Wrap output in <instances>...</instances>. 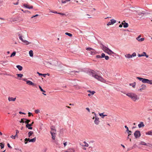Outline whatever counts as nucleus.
<instances>
[{
    "instance_id": "nucleus-54",
    "label": "nucleus",
    "mask_w": 152,
    "mask_h": 152,
    "mask_svg": "<svg viewBox=\"0 0 152 152\" xmlns=\"http://www.w3.org/2000/svg\"><path fill=\"white\" fill-rule=\"evenodd\" d=\"M39 86V88L40 89L41 91H43V89L42 88V87L40 86Z\"/></svg>"
},
{
    "instance_id": "nucleus-20",
    "label": "nucleus",
    "mask_w": 152,
    "mask_h": 152,
    "mask_svg": "<svg viewBox=\"0 0 152 152\" xmlns=\"http://www.w3.org/2000/svg\"><path fill=\"white\" fill-rule=\"evenodd\" d=\"M145 14V12H144L143 11H142L141 12H139L138 13V15L139 16H141V17H142Z\"/></svg>"
},
{
    "instance_id": "nucleus-31",
    "label": "nucleus",
    "mask_w": 152,
    "mask_h": 152,
    "mask_svg": "<svg viewBox=\"0 0 152 152\" xmlns=\"http://www.w3.org/2000/svg\"><path fill=\"white\" fill-rule=\"evenodd\" d=\"M83 143L85 144V145H83L84 146L88 147V144L86 143V141H84Z\"/></svg>"
},
{
    "instance_id": "nucleus-23",
    "label": "nucleus",
    "mask_w": 152,
    "mask_h": 152,
    "mask_svg": "<svg viewBox=\"0 0 152 152\" xmlns=\"http://www.w3.org/2000/svg\"><path fill=\"white\" fill-rule=\"evenodd\" d=\"M146 134L152 135V130L146 133Z\"/></svg>"
},
{
    "instance_id": "nucleus-51",
    "label": "nucleus",
    "mask_w": 152,
    "mask_h": 152,
    "mask_svg": "<svg viewBox=\"0 0 152 152\" xmlns=\"http://www.w3.org/2000/svg\"><path fill=\"white\" fill-rule=\"evenodd\" d=\"M38 15H38V14L36 15H33L31 17V18H33L34 17H36L38 16Z\"/></svg>"
},
{
    "instance_id": "nucleus-2",
    "label": "nucleus",
    "mask_w": 152,
    "mask_h": 152,
    "mask_svg": "<svg viewBox=\"0 0 152 152\" xmlns=\"http://www.w3.org/2000/svg\"><path fill=\"white\" fill-rule=\"evenodd\" d=\"M90 74L92 75L93 77H94L95 78L98 80L100 81L103 83H106V81L102 77L96 74L93 72H91Z\"/></svg>"
},
{
    "instance_id": "nucleus-5",
    "label": "nucleus",
    "mask_w": 152,
    "mask_h": 152,
    "mask_svg": "<svg viewBox=\"0 0 152 152\" xmlns=\"http://www.w3.org/2000/svg\"><path fill=\"white\" fill-rule=\"evenodd\" d=\"M36 137H35L33 139H30L29 138H26L25 139V143L26 144L27 143V142L29 141V142H35L36 141Z\"/></svg>"
},
{
    "instance_id": "nucleus-8",
    "label": "nucleus",
    "mask_w": 152,
    "mask_h": 152,
    "mask_svg": "<svg viewBox=\"0 0 152 152\" xmlns=\"http://www.w3.org/2000/svg\"><path fill=\"white\" fill-rule=\"evenodd\" d=\"M92 119H94V123L96 124L97 125L99 124L100 121L99 120V118L97 117V116L94 117L92 118Z\"/></svg>"
},
{
    "instance_id": "nucleus-28",
    "label": "nucleus",
    "mask_w": 152,
    "mask_h": 152,
    "mask_svg": "<svg viewBox=\"0 0 152 152\" xmlns=\"http://www.w3.org/2000/svg\"><path fill=\"white\" fill-rule=\"evenodd\" d=\"M30 121V120L27 119L26 118V120H25V121H24V122L26 124H28V123Z\"/></svg>"
},
{
    "instance_id": "nucleus-27",
    "label": "nucleus",
    "mask_w": 152,
    "mask_h": 152,
    "mask_svg": "<svg viewBox=\"0 0 152 152\" xmlns=\"http://www.w3.org/2000/svg\"><path fill=\"white\" fill-rule=\"evenodd\" d=\"M34 122L33 121L30 124H26V127H28V126H31L33 125V124H34Z\"/></svg>"
},
{
    "instance_id": "nucleus-36",
    "label": "nucleus",
    "mask_w": 152,
    "mask_h": 152,
    "mask_svg": "<svg viewBox=\"0 0 152 152\" xmlns=\"http://www.w3.org/2000/svg\"><path fill=\"white\" fill-rule=\"evenodd\" d=\"M147 83L151 85L152 84V80H149L148 79Z\"/></svg>"
},
{
    "instance_id": "nucleus-13",
    "label": "nucleus",
    "mask_w": 152,
    "mask_h": 152,
    "mask_svg": "<svg viewBox=\"0 0 152 152\" xmlns=\"http://www.w3.org/2000/svg\"><path fill=\"white\" fill-rule=\"evenodd\" d=\"M16 99V98H13L12 97H9L8 98L9 101H14Z\"/></svg>"
},
{
    "instance_id": "nucleus-48",
    "label": "nucleus",
    "mask_w": 152,
    "mask_h": 152,
    "mask_svg": "<svg viewBox=\"0 0 152 152\" xmlns=\"http://www.w3.org/2000/svg\"><path fill=\"white\" fill-rule=\"evenodd\" d=\"M19 39L21 40L23 42L24 41V40L23 39L22 36H20L19 37Z\"/></svg>"
},
{
    "instance_id": "nucleus-52",
    "label": "nucleus",
    "mask_w": 152,
    "mask_h": 152,
    "mask_svg": "<svg viewBox=\"0 0 152 152\" xmlns=\"http://www.w3.org/2000/svg\"><path fill=\"white\" fill-rule=\"evenodd\" d=\"M62 3H65L66 2V0H62L61 1Z\"/></svg>"
},
{
    "instance_id": "nucleus-40",
    "label": "nucleus",
    "mask_w": 152,
    "mask_h": 152,
    "mask_svg": "<svg viewBox=\"0 0 152 152\" xmlns=\"http://www.w3.org/2000/svg\"><path fill=\"white\" fill-rule=\"evenodd\" d=\"M140 144L142 145H147L146 143H145V142H143V141H142L141 142Z\"/></svg>"
},
{
    "instance_id": "nucleus-32",
    "label": "nucleus",
    "mask_w": 152,
    "mask_h": 152,
    "mask_svg": "<svg viewBox=\"0 0 152 152\" xmlns=\"http://www.w3.org/2000/svg\"><path fill=\"white\" fill-rule=\"evenodd\" d=\"M125 127L126 128V132H130V133H132V131H129V128H128L127 127V126H125Z\"/></svg>"
},
{
    "instance_id": "nucleus-55",
    "label": "nucleus",
    "mask_w": 152,
    "mask_h": 152,
    "mask_svg": "<svg viewBox=\"0 0 152 152\" xmlns=\"http://www.w3.org/2000/svg\"><path fill=\"white\" fill-rule=\"evenodd\" d=\"M28 116H30L31 115H32L33 116L32 113H31L28 112Z\"/></svg>"
},
{
    "instance_id": "nucleus-63",
    "label": "nucleus",
    "mask_w": 152,
    "mask_h": 152,
    "mask_svg": "<svg viewBox=\"0 0 152 152\" xmlns=\"http://www.w3.org/2000/svg\"><path fill=\"white\" fill-rule=\"evenodd\" d=\"M86 110H87L88 111V112H90V109H89V108L88 107L86 108Z\"/></svg>"
},
{
    "instance_id": "nucleus-26",
    "label": "nucleus",
    "mask_w": 152,
    "mask_h": 152,
    "mask_svg": "<svg viewBox=\"0 0 152 152\" xmlns=\"http://www.w3.org/2000/svg\"><path fill=\"white\" fill-rule=\"evenodd\" d=\"M128 26L129 25L127 23H126L125 22L124 23V28H127Z\"/></svg>"
},
{
    "instance_id": "nucleus-4",
    "label": "nucleus",
    "mask_w": 152,
    "mask_h": 152,
    "mask_svg": "<svg viewBox=\"0 0 152 152\" xmlns=\"http://www.w3.org/2000/svg\"><path fill=\"white\" fill-rule=\"evenodd\" d=\"M51 130L50 133L52 135V137L53 140H55L56 138V130L55 129L54 126H52L51 127Z\"/></svg>"
},
{
    "instance_id": "nucleus-34",
    "label": "nucleus",
    "mask_w": 152,
    "mask_h": 152,
    "mask_svg": "<svg viewBox=\"0 0 152 152\" xmlns=\"http://www.w3.org/2000/svg\"><path fill=\"white\" fill-rule=\"evenodd\" d=\"M25 120H26V118H23L21 119V121H20V123H24V121H25Z\"/></svg>"
},
{
    "instance_id": "nucleus-60",
    "label": "nucleus",
    "mask_w": 152,
    "mask_h": 152,
    "mask_svg": "<svg viewBox=\"0 0 152 152\" xmlns=\"http://www.w3.org/2000/svg\"><path fill=\"white\" fill-rule=\"evenodd\" d=\"M50 11L52 12H53V13H57L58 14V13L57 12V11H55L54 12H53V11H51L50 10Z\"/></svg>"
},
{
    "instance_id": "nucleus-39",
    "label": "nucleus",
    "mask_w": 152,
    "mask_h": 152,
    "mask_svg": "<svg viewBox=\"0 0 152 152\" xmlns=\"http://www.w3.org/2000/svg\"><path fill=\"white\" fill-rule=\"evenodd\" d=\"M93 50V48H86V50L87 51H90V52L91 51V50Z\"/></svg>"
},
{
    "instance_id": "nucleus-3",
    "label": "nucleus",
    "mask_w": 152,
    "mask_h": 152,
    "mask_svg": "<svg viewBox=\"0 0 152 152\" xmlns=\"http://www.w3.org/2000/svg\"><path fill=\"white\" fill-rule=\"evenodd\" d=\"M101 48L102 50L105 53H107L109 55H112V54L114 53V52H113L111 50L103 45H102Z\"/></svg>"
},
{
    "instance_id": "nucleus-21",
    "label": "nucleus",
    "mask_w": 152,
    "mask_h": 152,
    "mask_svg": "<svg viewBox=\"0 0 152 152\" xmlns=\"http://www.w3.org/2000/svg\"><path fill=\"white\" fill-rule=\"evenodd\" d=\"M87 92L90 93L91 95H94L95 93V92L94 91H91L90 90H88L87 91Z\"/></svg>"
},
{
    "instance_id": "nucleus-17",
    "label": "nucleus",
    "mask_w": 152,
    "mask_h": 152,
    "mask_svg": "<svg viewBox=\"0 0 152 152\" xmlns=\"http://www.w3.org/2000/svg\"><path fill=\"white\" fill-rule=\"evenodd\" d=\"M90 53L91 54V55H94L96 53V52L95 50L93 48V50H91V51H90Z\"/></svg>"
},
{
    "instance_id": "nucleus-62",
    "label": "nucleus",
    "mask_w": 152,
    "mask_h": 152,
    "mask_svg": "<svg viewBox=\"0 0 152 152\" xmlns=\"http://www.w3.org/2000/svg\"><path fill=\"white\" fill-rule=\"evenodd\" d=\"M37 73L39 75V76H41L43 75L42 74L39 73L38 72H37Z\"/></svg>"
},
{
    "instance_id": "nucleus-7",
    "label": "nucleus",
    "mask_w": 152,
    "mask_h": 152,
    "mask_svg": "<svg viewBox=\"0 0 152 152\" xmlns=\"http://www.w3.org/2000/svg\"><path fill=\"white\" fill-rule=\"evenodd\" d=\"M134 134L136 138H138L141 135L140 132L139 131H135L134 133Z\"/></svg>"
},
{
    "instance_id": "nucleus-18",
    "label": "nucleus",
    "mask_w": 152,
    "mask_h": 152,
    "mask_svg": "<svg viewBox=\"0 0 152 152\" xmlns=\"http://www.w3.org/2000/svg\"><path fill=\"white\" fill-rule=\"evenodd\" d=\"M125 57L128 58H132L131 55L130 54H128L125 55Z\"/></svg>"
},
{
    "instance_id": "nucleus-11",
    "label": "nucleus",
    "mask_w": 152,
    "mask_h": 152,
    "mask_svg": "<svg viewBox=\"0 0 152 152\" xmlns=\"http://www.w3.org/2000/svg\"><path fill=\"white\" fill-rule=\"evenodd\" d=\"M23 6L25 7H26L28 9H32L33 8V6H29L27 4H24L23 5Z\"/></svg>"
},
{
    "instance_id": "nucleus-24",
    "label": "nucleus",
    "mask_w": 152,
    "mask_h": 152,
    "mask_svg": "<svg viewBox=\"0 0 152 152\" xmlns=\"http://www.w3.org/2000/svg\"><path fill=\"white\" fill-rule=\"evenodd\" d=\"M33 134V132L32 131H30L28 133V137H30Z\"/></svg>"
},
{
    "instance_id": "nucleus-46",
    "label": "nucleus",
    "mask_w": 152,
    "mask_h": 152,
    "mask_svg": "<svg viewBox=\"0 0 152 152\" xmlns=\"http://www.w3.org/2000/svg\"><path fill=\"white\" fill-rule=\"evenodd\" d=\"M143 54H144V56H146V58H148V56L146 54V53L145 52H143Z\"/></svg>"
},
{
    "instance_id": "nucleus-47",
    "label": "nucleus",
    "mask_w": 152,
    "mask_h": 152,
    "mask_svg": "<svg viewBox=\"0 0 152 152\" xmlns=\"http://www.w3.org/2000/svg\"><path fill=\"white\" fill-rule=\"evenodd\" d=\"M39 112V110H35V112L36 113H38Z\"/></svg>"
},
{
    "instance_id": "nucleus-30",
    "label": "nucleus",
    "mask_w": 152,
    "mask_h": 152,
    "mask_svg": "<svg viewBox=\"0 0 152 152\" xmlns=\"http://www.w3.org/2000/svg\"><path fill=\"white\" fill-rule=\"evenodd\" d=\"M65 34L66 35H68V36L70 37H72V34L68 32L65 33Z\"/></svg>"
},
{
    "instance_id": "nucleus-1",
    "label": "nucleus",
    "mask_w": 152,
    "mask_h": 152,
    "mask_svg": "<svg viewBox=\"0 0 152 152\" xmlns=\"http://www.w3.org/2000/svg\"><path fill=\"white\" fill-rule=\"evenodd\" d=\"M125 94L134 102H136L139 99L137 95L134 93L131 92Z\"/></svg>"
},
{
    "instance_id": "nucleus-38",
    "label": "nucleus",
    "mask_w": 152,
    "mask_h": 152,
    "mask_svg": "<svg viewBox=\"0 0 152 152\" xmlns=\"http://www.w3.org/2000/svg\"><path fill=\"white\" fill-rule=\"evenodd\" d=\"M16 53L15 51L10 56V57H12L15 56L16 54Z\"/></svg>"
},
{
    "instance_id": "nucleus-19",
    "label": "nucleus",
    "mask_w": 152,
    "mask_h": 152,
    "mask_svg": "<svg viewBox=\"0 0 152 152\" xmlns=\"http://www.w3.org/2000/svg\"><path fill=\"white\" fill-rule=\"evenodd\" d=\"M16 67L20 71H21L23 69V67L20 65H17Z\"/></svg>"
},
{
    "instance_id": "nucleus-43",
    "label": "nucleus",
    "mask_w": 152,
    "mask_h": 152,
    "mask_svg": "<svg viewBox=\"0 0 152 152\" xmlns=\"http://www.w3.org/2000/svg\"><path fill=\"white\" fill-rule=\"evenodd\" d=\"M19 133V131L18 130H16V134L15 135L16 137H18L17 134Z\"/></svg>"
},
{
    "instance_id": "nucleus-64",
    "label": "nucleus",
    "mask_w": 152,
    "mask_h": 152,
    "mask_svg": "<svg viewBox=\"0 0 152 152\" xmlns=\"http://www.w3.org/2000/svg\"><path fill=\"white\" fill-rule=\"evenodd\" d=\"M141 37V35H139L136 38V39H139V38H140Z\"/></svg>"
},
{
    "instance_id": "nucleus-49",
    "label": "nucleus",
    "mask_w": 152,
    "mask_h": 152,
    "mask_svg": "<svg viewBox=\"0 0 152 152\" xmlns=\"http://www.w3.org/2000/svg\"><path fill=\"white\" fill-rule=\"evenodd\" d=\"M105 58L106 60H108L109 59V57L108 56H105L104 57Z\"/></svg>"
},
{
    "instance_id": "nucleus-45",
    "label": "nucleus",
    "mask_w": 152,
    "mask_h": 152,
    "mask_svg": "<svg viewBox=\"0 0 152 152\" xmlns=\"http://www.w3.org/2000/svg\"><path fill=\"white\" fill-rule=\"evenodd\" d=\"M131 56L132 57H135L136 56V53H133Z\"/></svg>"
},
{
    "instance_id": "nucleus-56",
    "label": "nucleus",
    "mask_w": 152,
    "mask_h": 152,
    "mask_svg": "<svg viewBox=\"0 0 152 152\" xmlns=\"http://www.w3.org/2000/svg\"><path fill=\"white\" fill-rule=\"evenodd\" d=\"M23 12L24 13L28 12V13H30V12H29V11H28V10H25V11H23Z\"/></svg>"
},
{
    "instance_id": "nucleus-14",
    "label": "nucleus",
    "mask_w": 152,
    "mask_h": 152,
    "mask_svg": "<svg viewBox=\"0 0 152 152\" xmlns=\"http://www.w3.org/2000/svg\"><path fill=\"white\" fill-rule=\"evenodd\" d=\"M142 88L139 89V91H142L143 90H144L146 87V86L144 85H142L141 86Z\"/></svg>"
},
{
    "instance_id": "nucleus-57",
    "label": "nucleus",
    "mask_w": 152,
    "mask_h": 152,
    "mask_svg": "<svg viewBox=\"0 0 152 152\" xmlns=\"http://www.w3.org/2000/svg\"><path fill=\"white\" fill-rule=\"evenodd\" d=\"M67 142H65L64 143V147H65L66 146V145H67Z\"/></svg>"
},
{
    "instance_id": "nucleus-22",
    "label": "nucleus",
    "mask_w": 152,
    "mask_h": 152,
    "mask_svg": "<svg viewBox=\"0 0 152 152\" xmlns=\"http://www.w3.org/2000/svg\"><path fill=\"white\" fill-rule=\"evenodd\" d=\"M30 56L31 57H33V52L32 50H30L29 52Z\"/></svg>"
},
{
    "instance_id": "nucleus-9",
    "label": "nucleus",
    "mask_w": 152,
    "mask_h": 152,
    "mask_svg": "<svg viewBox=\"0 0 152 152\" xmlns=\"http://www.w3.org/2000/svg\"><path fill=\"white\" fill-rule=\"evenodd\" d=\"M116 20H115L113 19H111L110 20V21L107 24V26H110V25H113L114 23H116Z\"/></svg>"
},
{
    "instance_id": "nucleus-16",
    "label": "nucleus",
    "mask_w": 152,
    "mask_h": 152,
    "mask_svg": "<svg viewBox=\"0 0 152 152\" xmlns=\"http://www.w3.org/2000/svg\"><path fill=\"white\" fill-rule=\"evenodd\" d=\"M136 39L139 42H142L144 41L145 40V38H139V39Z\"/></svg>"
},
{
    "instance_id": "nucleus-25",
    "label": "nucleus",
    "mask_w": 152,
    "mask_h": 152,
    "mask_svg": "<svg viewBox=\"0 0 152 152\" xmlns=\"http://www.w3.org/2000/svg\"><path fill=\"white\" fill-rule=\"evenodd\" d=\"M136 84V83L135 82H134L133 83H130L129 84V85L131 86H132L133 88H134L135 87Z\"/></svg>"
},
{
    "instance_id": "nucleus-41",
    "label": "nucleus",
    "mask_w": 152,
    "mask_h": 152,
    "mask_svg": "<svg viewBox=\"0 0 152 152\" xmlns=\"http://www.w3.org/2000/svg\"><path fill=\"white\" fill-rule=\"evenodd\" d=\"M99 115L100 116H103V117H102V118H104V116H107V115H104L103 114V113H100L99 114Z\"/></svg>"
},
{
    "instance_id": "nucleus-42",
    "label": "nucleus",
    "mask_w": 152,
    "mask_h": 152,
    "mask_svg": "<svg viewBox=\"0 0 152 152\" xmlns=\"http://www.w3.org/2000/svg\"><path fill=\"white\" fill-rule=\"evenodd\" d=\"M138 56L139 57H140L144 56V54H143V53L141 54H138Z\"/></svg>"
},
{
    "instance_id": "nucleus-59",
    "label": "nucleus",
    "mask_w": 152,
    "mask_h": 152,
    "mask_svg": "<svg viewBox=\"0 0 152 152\" xmlns=\"http://www.w3.org/2000/svg\"><path fill=\"white\" fill-rule=\"evenodd\" d=\"M7 146L8 147L10 148H12V147L10 146V144L9 143H8L7 144Z\"/></svg>"
},
{
    "instance_id": "nucleus-6",
    "label": "nucleus",
    "mask_w": 152,
    "mask_h": 152,
    "mask_svg": "<svg viewBox=\"0 0 152 152\" xmlns=\"http://www.w3.org/2000/svg\"><path fill=\"white\" fill-rule=\"evenodd\" d=\"M137 79L141 81L143 83H147L148 79L143 78L140 77H137Z\"/></svg>"
},
{
    "instance_id": "nucleus-12",
    "label": "nucleus",
    "mask_w": 152,
    "mask_h": 152,
    "mask_svg": "<svg viewBox=\"0 0 152 152\" xmlns=\"http://www.w3.org/2000/svg\"><path fill=\"white\" fill-rule=\"evenodd\" d=\"M26 83L29 85H32L33 86H35V84L33 83L31 81L28 80V81H27Z\"/></svg>"
},
{
    "instance_id": "nucleus-50",
    "label": "nucleus",
    "mask_w": 152,
    "mask_h": 152,
    "mask_svg": "<svg viewBox=\"0 0 152 152\" xmlns=\"http://www.w3.org/2000/svg\"><path fill=\"white\" fill-rule=\"evenodd\" d=\"M96 57L98 58H102L101 56L99 55H96Z\"/></svg>"
},
{
    "instance_id": "nucleus-53",
    "label": "nucleus",
    "mask_w": 152,
    "mask_h": 152,
    "mask_svg": "<svg viewBox=\"0 0 152 152\" xmlns=\"http://www.w3.org/2000/svg\"><path fill=\"white\" fill-rule=\"evenodd\" d=\"M15 137L16 136H13L12 135L11 136V137L13 139H15Z\"/></svg>"
},
{
    "instance_id": "nucleus-33",
    "label": "nucleus",
    "mask_w": 152,
    "mask_h": 152,
    "mask_svg": "<svg viewBox=\"0 0 152 152\" xmlns=\"http://www.w3.org/2000/svg\"><path fill=\"white\" fill-rule=\"evenodd\" d=\"M17 75L18 77H20V78L22 77L23 76V74H17Z\"/></svg>"
},
{
    "instance_id": "nucleus-61",
    "label": "nucleus",
    "mask_w": 152,
    "mask_h": 152,
    "mask_svg": "<svg viewBox=\"0 0 152 152\" xmlns=\"http://www.w3.org/2000/svg\"><path fill=\"white\" fill-rule=\"evenodd\" d=\"M18 3H19V2H17L16 3H13V4H14V5H18Z\"/></svg>"
},
{
    "instance_id": "nucleus-35",
    "label": "nucleus",
    "mask_w": 152,
    "mask_h": 152,
    "mask_svg": "<svg viewBox=\"0 0 152 152\" xmlns=\"http://www.w3.org/2000/svg\"><path fill=\"white\" fill-rule=\"evenodd\" d=\"M0 145L1 149L3 148L4 147V144L2 143H0Z\"/></svg>"
},
{
    "instance_id": "nucleus-58",
    "label": "nucleus",
    "mask_w": 152,
    "mask_h": 152,
    "mask_svg": "<svg viewBox=\"0 0 152 152\" xmlns=\"http://www.w3.org/2000/svg\"><path fill=\"white\" fill-rule=\"evenodd\" d=\"M29 129H32V127L31 126H28V127H26Z\"/></svg>"
},
{
    "instance_id": "nucleus-37",
    "label": "nucleus",
    "mask_w": 152,
    "mask_h": 152,
    "mask_svg": "<svg viewBox=\"0 0 152 152\" xmlns=\"http://www.w3.org/2000/svg\"><path fill=\"white\" fill-rule=\"evenodd\" d=\"M147 83L151 85L152 84V80H149L148 79Z\"/></svg>"
},
{
    "instance_id": "nucleus-10",
    "label": "nucleus",
    "mask_w": 152,
    "mask_h": 152,
    "mask_svg": "<svg viewBox=\"0 0 152 152\" xmlns=\"http://www.w3.org/2000/svg\"><path fill=\"white\" fill-rule=\"evenodd\" d=\"M75 149L74 148H71L65 151L64 152H75Z\"/></svg>"
},
{
    "instance_id": "nucleus-29",
    "label": "nucleus",
    "mask_w": 152,
    "mask_h": 152,
    "mask_svg": "<svg viewBox=\"0 0 152 152\" xmlns=\"http://www.w3.org/2000/svg\"><path fill=\"white\" fill-rule=\"evenodd\" d=\"M23 42H24L26 45H28L31 43V42H29L26 40H24Z\"/></svg>"
},
{
    "instance_id": "nucleus-44",
    "label": "nucleus",
    "mask_w": 152,
    "mask_h": 152,
    "mask_svg": "<svg viewBox=\"0 0 152 152\" xmlns=\"http://www.w3.org/2000/svg\"><path fill=\"white\" fill-rule=\"evenodd\" d=\"M105 54L104 53H102L101 54V56L102 57V58H103L105 56Z\"/></svg>"
},
{
    "instance_id": "nucleus-15",
    "label": "nucleus",
    "mask_w": 152,
    "mask_h": 152,
    "mask_svg": "<svg viewBox=\"0 0 152 152\" xmlns=\"http://www.w3.org/2000/svg\"><path fill=\"white\" fill-rule=\"evenodd\" d=\"M145 126L143 123L142 122H141L140 124L138 125L139 128H140L142 127H143Z\"/></svg>"
}]
</instances>
